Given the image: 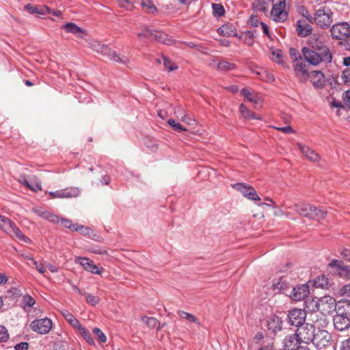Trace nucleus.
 I'll return each mask as SVG.
<instances>
[{
    "instance_id": "c9c22d12",
    "label": "nucleus",
    "mask_w": 350,
    "mask_h": 350,
    "mask_svg": "<svg viewBox=\"0 0 350 350\" xmlns=\"http://www.w3.org/2000/svg\"><path fill=\"white\" fill-rule=\"evenodd\" d=\"M77 329L79 332L81 336L88 344L94 345L95 342L91 334L84 327L80 325L79 327L77 328Z\"/></svg>"
},
{
    "instance_id": "052dcab7",
    "label": "nucleus",
    "mask_w": 350,
    "mask_h": 350,
    "mask_svg": "<svg viewBox=\"0 0 350 350\" xmlns=\"http://www.w3.org/2000/svg\"><path fill=\"white\" fill-rule=\"evenodd\" d=\"M314 284L318 287L325 288L328 285L327 280L324 276H322V278H319L315 280Z\"/></svg>"
},
{
    "instance_id": "aec40b11",
    "label": "nucleus",
    "mask_w": 350,
    "mask_h": 350,
    "mask_svg": "<svg viewBox=\"0 0 350 350\" xmlns=\"http://www.w3.org/2000/svg\"><path fill=\"white\" fill-rule=\"evenodd\" d=\"M308 79L316 88H321L325 83V78L323 73L319 70H314L310 72Z\"/></svg>"
},
{
    "instance_id": "a211bd4d",
    "label": "nucleus",
    "mask_w": 350,
    "mask_h": 350,
    "mask_svg": "<svg viewBox=\"0 0 350 350\" xmlns=\"http://www.w3.org/2000/svg\"><path fill=\"white\" fill-rule=\"evenodd\" d=\"M309 294V286L308 284L298 285L293 288L290 297L295 301H301L308 297Z\"/></svg>"
},
{
    "instance_id": "a878e982",
    "label": "nucleus",
    "mask_w": 350,
    "mask_h": 350,
    "mask_svg": "<svg viewBox=\"0 0 350 350\" xmlns=\"http://www.w3.org/2000/svg\"><path fill=\"white\" fill-rule=\"evenodd\" d=\"M282 319L278 316H271L267 320V328L274 334L280 331L282 329Z\"/></svg>"
},
{
    "instance_id": "4468645a",
    "label": "nucleus",
    "mask_w": 350,
    "mask_h": 350,
    "mask_svg": "<svg viewBox=\"0 0 350 350\" xmlns=\"http://www.w3.org/2000/svg\"><path fill=\"white\" fill-rule=\"evenodd\" d=\"M241 94L245 100L253 103L254 109H258L262 107V99L260 94L252 92L246 88L241 90Z\"/></svg>"
},
{
    "instance_id": "3c124183",
    "label": "nucleus",
    "mask_w": 350,
    "mask_h": 350,
    "mask_svg": "<svg viewBox=\"0 0 350 350\" xmlns=\"http://www.w3.org/2000/svg\"><path fill=\"white\" fill-rule=\"evenodd\" d=\"M168 124L170 126H172L176 131H186V128L183 127L180 124L176 122L173 119H170L168 120Z\"/></svg>"
},
{
    "instance_id": "e433bc0d",
    "label": "nucleus",
    "mask_w": 350,
    "mask_h": 350,
    "mask_svg": "<svg viewBox=\"0 0 350 350\" xmlns=\"http://www.w3.org/2000/svg\"><path fill=\"white\" fill-rule=\"evenodd\" d=\"M142 321L150 328L157 327L158 329H161L159 321L154 317L143 316L142 317Z\"/></svg>"
},
{
    "instance_id": "864d4df0",
    "label": "nucleus",
    "mask_w": 350,
    "mask_h": 350,
    "mask_svg": "<svg viewBox=\"0 0 350 350\" xmlns=\"http://www.w3.org/2000/svg\"><path fill=\"white\" fill-rule=\"evenodd\" d=\"M9 333L6 327L0 325V342H5L9 338Z\"/></svg>"
},
{
    "instance_id": "f03ea898",
    "label": "nucleus",
    "mask_w": 350,
    "mask_h": 350,
    "mask_svg": "<svg viewBox=\"0 0 350 350\" xmlns=\"http://www.w3.org/2000/svg\"><path fill=\"white\" fill-rule=\"evenodd\" d=\"M272 3L271 19L277 23H284L287 20L288 16L286 0H272Z\"/></svg>"
},
{
    "instance_id": "39448f33",
    "label": "nucleus",
    "mask_w": 350,
    "mask_h": 350,
    "mask_svg": "<svg viewBox=\"0 0 350 350\" xmlns=\"http://www.w3.org/2000/svg\"><path fill=\"white\" fill-rule=\"evenodd\" d=\"M5 233L10 236H15L19 241H23L26 243H31V241L29 238L26 237L21 230L16 226L15 223L8 219L5 223L1 228Z\"/></svg>"
},
{
    "instance_id": "5fc2aeb1",
    "label": "nucleus",
    "mask_w": 350,
    "mask_h": 350,
    "mask_svg": "<svg viewBox=\"0 0 350 350\" xmlns=\"http://www.w3.org/2000/svg\"><path fill=\"white\" fill-rule=\"evenodd\" d=\"M153 33V30L150 29H145L143 31L139 33L137 36L139 39L142 40L144 38L152 39V36Z\"/></svg>"
},
{
    "instance_id": "9b49d317",
    "label": "nucleus",
    "mask_w": 350,
    "mask_h": 350,
    "mask_svg": "<svg viewBox=\"0 0 350 350\" xmlns=\"http://www.w3.org/2000/svg\"><path fill=\"white\" fill-rule=\"evenodd\" d=\"M310 50H314L319 54H322L325 62H330L332 56L329 49L319 39H312L310 40Z\"/></svg>"
},
{
    "instance_id": "412c9836",
    "label": "nucleus",
    "mask_w": 350,
    "mask_h": 350,
    "mask_svg": "<svg viewBox=\"0 0 350 350\" xmlns=\"http://www.w3.org/2000/svg\"><path fill=\"white\" fill-rule=\"evenodd\" d=\"M301 340L299 337L297 336L296 333L295 334H291L286 336L284 340V347L285 350H297L301 346L299 344L301 343Z\"/></svg>"
},
{
    "instance_id": "49530a36",
    "label": "nucleus",
    "mask_w": 350,
    "mask_h": 350,
    "mask_svg": "<svg viewBox=\"0 0 350 350\" xmlns=\"http://www.w3.org/2000/svg\"><path fill=\"white\" fill-rule=\"evenodd\" d=\"M340 79L344 85L350 86V68H347L342 72Z\"/></svg>"
},
{
    "instance_id": "c03bdc74",
    "label": "nucleus",
    "mask_w": 350,
    "mask_h": 350,
    "mask_svg": "<svg viewBox=\"0 0 350 350\" xmlns=\"http://www.w3.org/2000/svg\"><path fill=\"white\" fill-rule=\"evenodd\" d=\"M273 286L275 290L284 291L288 287V284L286 279L281 278L276 283L273 284Z\"/></svg>"
},
{
    "instance_id": "c756f323",
    "label": "nucleus",
    "mask_w": 350,
    "mask_h": 350,
    "mask_svg": "<svg viewBox=\"0 0 350 350\" xmlns=\"http://www.w3.org/2000/svg\"><path fill=\"white\" fill-rule=\"evenodd\" d=\"M314 206L308 204H297L295 205V211L301 215L310 219V215Z\"/></svg>"
},
{
    "instance_id": "f3484780",
    "label": "nucleus",
    "mask_w": 350,
    "mask_h": 350,
    "mask_svg": "<svg viewBox=\"0 0 350 350\" xmlns=\"http://www.w3.org/2000/svg\"><path fill=\"white\" fill-rule=\"evenodd\" d=\"M302 53L305 60L310 64L317 66L320 62H325L322 54L320 55L317 53V52H315L314 50H310L307 47H304L302 49Z\"/></svg>"
},
{
    "instance_id": "f8f14e48",
    "label": "nucleus",
    "mask_w": 350,
    "mask_h": 350,
    "mask_svg": "<svg viewBox=\"0 0 350 350\" xmlns=\"http://www.w3.org/2000/svg\"><path fill=\"white\" fill-rule=\"evenodd\" d=\"M306 317L305 310L295 308L289 311L287 321L291 325L299 327L304 324Z\"/></svg>"
},
{
    "instance_id": "0eeeda50",
    "label": "nucleus",
    "mask_w": 350,
    "mask_h": 350,
    "mask_svg": "<svg viewBox=\"0 0 350 350\" xmlns=\"http://www.w3.org/2000/svg\"><path fill=\"white\" fill-rule=\"evenodd\" d=\"M293 70L296 77L301 83H305L308 79L310 72L306 68V64L301 57L294 59L293 61Z\"/></svg>"
},
{
    "instance_id": "cd10ccee",
    "label": "nucleus",
    "mask_w": 350,
    "mask_h": 350,
    "mask_svg": "<svg viewBox=\"0 0 350 350\" xmlns=\"http://www.w3.org/2000/svg\"><path fill=\"white\" fill-rule=\"evenodd\" d=\"M312 316V321L313 323L312 324L314 325V327H317L319 329L324 328L328 325V320L326 317V314L321 312L319 315L313 314Z\"/></svg>"
},
{
    "instance_id": "69168bd1",
    "label": "nucleus",
    "mask_w": 350,
    "mask_h": 350,
    "mask_svg": "<svg viewBox=\"0 0 350 350\" xmlns=\"http://www.w3.org/2000/svg\"><path fill=\"white\" fill-rule=\"evenodd\" d=\"M343 101L345 105L350 109V90H347L343 94Z\"/></svg>"
},
{
    "instance_id": "0e129e2a",
    "label": "nucleus",
    "mask_w": 350,
    "mask_h": 350,
    "mask_svg": "<svg viewBox=\"0 0 350 350\" xmlns=\"http://www.w3.org/2000/svg\"><path fill=\"white\" fill-rule=\"evenodd\" d=\"M253 7L260 11L265 12L266 10V8L264 5V3H262L260 0H254L253 3Z\"/></svg>"
},
{
    "instance_id": "4c0bfd02",
    "label": "nucleus",
    "mask_w": 350,
    "mask_h": 350,
    "mask_svg": "<svg viewBox=\"0 0 350 350\" xmlns=\"http://www.w3.org/2000/svg\"><path fill=\"white\" fill-rule=\"evenodd\" d=\"M62 193L63 198H75L79 195L80 190L78 187H72L62 189Z\"/></svg>"
},
{
    "instance_id": "58836bf2",
    "label": "nucleus",
    "mask_w": 350,
    "mask_h": 350,
    "mask_svg": "<svg viewBox=\"0 0 350 350\" xmlns=\"http://www.w3.org/2000/svg\"><path fill=\"white\" fill-rule=\"evenodd\" d=\"M21 303L23 309L27 311V308H31L36 304V300L31 295L26 294L23 296Z\"/></svg>"
},
{
    "instance_id": "13d9d810",
    "label": "nucleus",
    "mask_w": 350,
    "mask_h": 350,
    "mask_svg": "<svg viewBox=\"0 0 350 350\" xmlns=\"http://www.w3.org/2000/svg\"><path fill=\"white\" fill-rule=\"evenodd\" d=\"M99 301V298L93 295L88 294L86 296V302L91 306H96L98 304Z\"/></svg>"
},
{
    "instance_id": "20e7f679",
    "label": "nucleus",
    "mask_w": 350,
    "mask_h": 350,
    "mask_svg": "<svg viewBox=\"0 0 350 350\" xmlns=\"http://www.w3.org/2000/svg\"><path fill=\"white\" fill-rule=\"evenodd\" d=\"M296 334L301 342L306 344L312 342L315 335L314 325L312 323L303 324L297 327Z\"/></svg>"
},
{
    "instance_id": "8fccbe9b",
    "label": "nucleus",
    "mask_w": 350,
    "mask_h": 350,
    "mask_svg": "<svg viewBox=\"0 0 350 350\" xmlns=\"http://www.w3.org/2000/svg\"><path fill=\"white\" fill-rule=\"evenodd\" d=\"M271 59L277 64H282V53L280 50L273 51L271 53Z\"/></svg>"
},
{
    "instance_id": "bb28decb",
    "label": "nucleus",
    "mask_w": 350,
    "mask_h": 350,
    "mask_svg": "<svg viewBox=\"0 0 350 350\" xmlns=\"http://www.w3.org/2000/svg\"><path fill=\"white\" fill-rule=\"evenodd\" d=\"M25 10L30 14H37L39 15H46L51 13V8L46 5L33 6L30 4L25 5Z\"/></svg>"
},
{
    "instance_id": "a18cd8bd",
    "label": "nucleus",
    "mask_w": 350,
    "mask_h": 350,
    "mask_svg": "<svg viewBox=\"0 0 350 350\" xmlns=\"http://www.w3.org/2000/svg\"><path fill=\"white\" fill-rule=\"evenodd\" d=\"M178 314L182 319H185L188 320L190 322L197 323L198 324H199V322H198L197 318L192 314L188 313L183 310H178Z\"/></svg>"
},
{
    "instance_id": "393cba45",
    "label": "nucleus",
    "mask_w": 350,
    "mask_h": 350,
    "mask_svg": "<svg viewBox=\"0 0 350 350\" xmlns=\"http://www.w3.org/2000/svg\"><path fill=\"white\" fill-rule=\"evenodd\" d=\"M61 29H64L67 33H72L79 38H83L85 31L74 23H67Z\"/></svg>"
},
{
    "instance_id": "ea45409f",
    "label": "nucleus",
    "mask_w": 350,
    "mask_h": 350,
    "mask_svg": "<svg viewBox=\"0 0 350 350\" xmlns=\"http://www.w3.org/2000/svg\"><path fill=\"white\" fill-rule=\"evenodd\" d=\"M326 215V212L320 208H317L314 206L312 214L310 215V219L320 220L324 219Z\"/></svg>"
},
{
    "instance_id": "f704fd0d",
    "label": "nucleus",
    "mask_w": 350,
    "mask_h": 350,
    "mask_svg": "<svg viewBox=\"0 0 350 350\" xmlns=\"http://www.w3.org/2000/svg\"><path fill=\"white\" fill-rule=\"evenodd\" d=\"M141 6L148 14H154L158 12L157 7L151 0H142Z\"/></svg>"
},
{
    "instance_id": "2f4dec72",
    "label": "nucleus",
    "mask_w": 350,
    "mask_h": 350,
    "mask_svg": "<svg viewBox=\"0 0 350 350\" xmlns=\"http://www.w3.org/2000/svg\"><path fill=\"white\" fill-rule=\"evenodd\" d=\"M239 111L243 118L245 119L262 120L261 116L256 115L254 112L250 110L244 104H241L239 107Z\"/></svg>"
},
{
    "instance_id": "1a4fd4ad",
    "label": "nucleus",
    "mask_w": 350,
    "mask_h": 350,
    "mask_svg": "<svg viewBox=\"0 0 350 350\" xmlns=\"http://www.w3.org/2000/svg\"><path fill=\"white\" fill-rule=\"evenodd\" d=\"M332 36L336 40H345L350 37V25L343 22L334 25L331 29Z\"/></svg>"
},
{
    "instance_id": "de8ad7c7",
    "label": "nucleus",
    "mask_w": 350,
    "mask_h": 350,
    "mask_svg": "<svg viewBox=\"0 0 350 350\" xmlns=\"http://www.w3.org/2000/svg\"><path fill=\"white\" fill-rule=\"evenodd\" d=\"M162 59L165 69L167 70L169 72L177 69L178 67L173 62H172L167 57L164 55L162 56Z\"/></svg>"
},
{
    "instance_id": "f257e3e1",
    "label": "nucleus",
    "mask_w": 350,
    "mask_h": 350,
    "mask_svg": "<svg viewBox=\"0 0 350 350\" xmlns=\"http://www.w3.org/2000/svg\"><path fill=\"white\" fill-rule=\"evenodd\" d=\"M90 46L95 51L102 53L104 56L107 57L109 59L123 64H127L129 59L126 56L121 57L119 54L111 50L107 45L101 44L97 40H90L89 42Z\"/></svg>"
},
{
    "instance_id": "dca6fc26",
    "label": "nucleus",
    "mask_w": 350,
    "mask_h": 350,
    "mask_svg": "<svg viewBox=\"0 0 350 350\" xmlns=\"http://www.w3.org/2000/svg\"><path fill=\"white\" fill-rule=\"evenodd\" d=\"M328 267L332 268L335 273L350 278V266L345 265L342 261L334 259L328 264Z\"/></svg>"
},
{
    "instance_id": "7c9ffc66",
    "label": "nucleus",
    "mask_w": 350,
    "mask_h": 350,
    "mask_svg": "<svg viewBox=\"0 0 350 350\" xmlns=\"http://www.w3.org/2000/svg\"><path fill=\"white\" fill-rule=\"evenodd\" d=\"M152 39L165 44H170L172 42V40L170 36L164 32L157 31L155 30H153Z\"/></svg>"
},
{
    "instance_id": "a19ab883",
    "label": "nucleus",
    "mask_w": 350,
    "mask_h": 350,
    "mask_svg": "<svg viewBox=\"0 0 350 350\" xmlns=\"http://www.w3.org/2000/svg\"><path fill=\"white\" fill-rule=\"evenodd\" d=\"M30 180H31V183H29V186H27V188L33 191H38L42 190L41 183L37 178V177L33 176L30 178Z\"/></svg>"
},
{
    "instance_id": "4d7b16f0",
    "label": "nucleus",
    "mask_w": 350,
    "mask_h": 350,
    "mask_svg": "<svg viewBox=\"0 0 350 350\" xmlns=\"http://www.w3.org/2000/svg\"><path fill=\"white\" fill-rule=\"evenodd\" d=\"M245 42L249 45H252L254 42V32L252 31H246L243 33Z\"/></svg>"
},
{
    "instance_id": "72a5a7b5",
    "label": "nucleus",
    "mask_w": 350,
    "mask_h": 350,
    "mask_svg": "<svg viewBox=\"0 0 350 350\" xmlns=\"http://www.w3.org/2000/svg\"><path fill=\"white\" fill-rule=\"evenodd\" d=\"M62 314L65 319L75 328L77 329L81 325L80 322L75 316L71 314L68 310H64L62 312Z\"/></svg>"
},
{
    "instance_id": "6e6d98bb",
    "label": "nucleus",
    "mask_w": 350,
    "mask_h": 350,
    "mask_svg": "<svg viewBox=\"0 0 350 350\" xmlns=\"http://www.w3.org/2000/svg\"><path fill=\"white\" fill-rule=\"evenodd\" d=\"M93 333L98 337L100 342H105L107 341V337L105 334L98 327H95L92 330Z\"/></svg>"
},
{
    "instance_id": "c85d7f7f",
    "label": "nucleus",
    "mask_w": 350,
    "mask_h": 350,
    "mask_svg": "<svg viewBox=\"0 0 350 350\" xmlns=\"http://www.w3.org/2000/svg\"><path fill=\"white\" fill-rule=\"evenodd\" d=\"M217 33L219 35L230 37L237 35L236 29L231 24H225L217 29Z\"/></svg>"
},
{
    "instance_id": "423d86ee",
    "label": "nucleus",
    "mask_w": 350,
    "mask_h": 350,
    "mask_svg": "<svg viewBox=\"0 0 350 350\" xmlns=\"http://www.w3.org/2000/svg\"><path fill=\"white\" fill-rule=\"evenodd\" d=\"M315 306L321 313L328 314L335 310L336 302L333 297L325 295L318 299Z\"/></svg>"
},
{
    "instance_id": "5701e85b",
    "label": "nucleus",
    "mask_w": 350,
    "mask_h": 350,
    "mask_svg": "<svg viewBox=\"0 0 350 350\" xmlns=\"http://www.w3.org/2000/svg\"><path fill=\"white\" fill-rule=\"evenodd\" d=\"M336 314L347 317L350 319V301L342 300L336 303Z\"/></svg>"
},
{
    "instance_id": "37998d69",
    "label": "nucleus",
    "mask_w": 350,
    "mask_h": 350,
    "mask_svg": "<svg viewBox=\"0 0 350 350\" xmlns=\"http://www.w3.org/2000/svg\"><path fill=\"white\" fill-rule=\"evenodd\" d=\"M234 68L235 65L227 61H221L217 64V69L221 71L232 70Z\"/></svg>"
},
{
    "instance_id": "9d476101",
    "label": "nucleus",
    "mask_w": 350,
    "mask_h": 350,
    "mask_svg": "<svg viewBox=\"0 0 350 350\" xmlns=\"http://www.w3.org/2000/svg\"><path fill=\"white\" fill-rule=\"evenodd\" d=\"M233 189L241 193L248 200L252 201H260V198L258 196L256 190L252 186L243 183H236L232 185Z\"/></svg>"
},
{
    "instance_id": "774afa93",
    "label": "nucleus",
    "mask_w": 350,
    "mask_h": 350,
    "mask_svg": "<svg viewBox=\"0 0 350 350\" xmlns=\"http://www.w3.org/2000/svg\"><path fill=\"white\" fill-rule=\"evenodd\" d=\"M340 292L342 295L350 297V284H346L343 286Z\"/></svg>"
},
{
    "instance_id": "ddd939ff",
    "label": "nucleus",
    "mask_w": 350,
    "mask_h": 350,
    "mask_svg": "<svg viewBox=\"0 0 350 350\" xmlns=\"http://www.w3.org/2000/svg\"><path fill=\"white\" fill-rule=\"evenodd\" d=\"M332 336L326 330L319 329L315 333L312 343L317 348H323L331 344Z\"/></svg>"
},
{
    "instance_id": "09e8293b",
    "label": "nucleus",
    "mask_w": 350,
    "mask_h": 350,
    "mask_svg": "<svg viewBox=\"0 0 350 350\" xmlns=\"http://www.w3.org/2000/svg\"><path fill=\"white\" fill-rule=\"evenodd\" d=\"M73 231L79 232L80 234L83 235H88L90 234L91 229L82 225L75 224L73 226Z\"/></svg>"
},
{
    "instance_id": "4be33fe9",
    "label": "nucleus",
    "mask_w": 350,
    "mask_h": 350,
    "mask_svg": "<svg viewBox=\"0 0 350 350\" xmlns=\"http://www.w3.org/2000/svg\"><path fill=\"white\" fill-rule=\"evenodd\" d=\"M297 146L304 157L309 161L316 162L319 160L320 157L319 154L308 146L298 143Z\"/></svg>"
},
{
    "instance_id": "680f3d73",
    "label": "nucleus",
    "mask_w": 350,
    "mask_h": 350,
    "mask_svg": "<svg viewBox=\"0 0 350 350\" xmlns=\"http://www.w3.org/2000/svg\"><path fill=\"white\" fill-rule=\"evenodd\" d=\"M59 223L62 226H64L66 228H69L73 230V226L75 224H72L71 220L66 218H61L59 217Z\"/></svg>"
},
{
    "instance_id": "7ed1b4c3",
    "label": "nucleus",
    "mask_w": 350,
    "mask_h": 350,
    "mask_svg": "<svg viewBox=\"0 0 350 350\" xmlns=\"http://www.w3.org/2000/svg\"><path fill=\"white\" fill-rule=\"evenodd\" d=\"M313 20L319 27L322 29L328 28L333 21V12L328 7H320L316 10Z\"/></svg>"
},
{
    "instance_id": "e2e57ef3",
    "label": "nucleus",
    "mask_w": 350,
    "mask_h": 350,
    "mask_svg": "<svg viewBox=\"0 0 350 350\" xmlns=\"http://www.w3.org/2000/svg\"><path fill=\"white\" fill-rule=\"evenodd\" d=\"M181 120L189 125H192L196 122V120L187 113L181 116Z\"/></svg>"
},
{
    "instance_id": "6ab92c4d",
    "label": "nucleus",
    "mask_w": 350,
    "mask_h": 350,
    "mask_svg": "<svg viewBox=\"0 0 350 350\" xmlns=\"http://www.w3.org/2000/svg\"><path fill=\"white\" fill-rule=\"evenodd\" d=\"M333 323L336 329L342 332L350 327V319L336 314L333 317Z\"/></svg>"
},
{
    "instance_id": "338daca9",
    "label": "nucleus",
    "mask_w": 350,
    "mask_h": 350,
    "mask_svg": "<svg viewBox=\"0 0 350 350\" xmlns=\"http://www.w3.org/2000/svg\"><path fill=\"white\" fill-rule=\"evenodd\" d=\"M340 350H350V338L342 341Z\"/></svg>"
},
{
    "instance_id": "bf43d9fd",
    "label": "nucleus",
    "mask_w": 350,
    "mask_h": 350,
    "mask_svg": "<svg viewBox=\"0 0 350 350\" xmlns=\"http://www.w3.org/2000/svg\"><path fill=\"white\" fill-rule=\"evenodd\" d=\"M299 12L308 22L312 23L313 21V17L310 14V12L306 10V8L304 6L300 7Z\"/></svg>"
},
{
    "instance_id": "79ce46f5",
    "label": "nucleus",
    "mask_w": 350,
    "mask_h": 350,
    "mask_svg": "<svg viewBox=\"0 0 350 350\" xmlns=\"http://www.w3.org/2000/svg\"><path fill=\"white\" fill-rule=\"evenodd\" d=\"M212 9H213V14L215 17L222 16L225 14L224 8L220 3H213Z\"/></svg>"
},
{
    "instance_id": "603ef678",
    "label": "nucleus",
    "mask_w": 350,
    "mask_h": 350,
    "mask_svg": "<svg viewBox=\"0 0 350 350\" xmlns=\"http://www.w3.org/2000/svg\"><path fill=\"white\" fill-rule=\"evenodd\" d=\"M44 219L53 224L59 223V217L50 212H46V213L45 214Z\"/></svg>"
},
{
    "instance_id": "6e6552de",
    "label": "nucleus",
    "mask_w": 350,
    "mask_h": 350,
    "mask_svg": "<svg viewBox=\"0 0 350 350\" xmlns=\"http://www.w3.org/2000/svg\"><path fill=\"white\" fill-rule=\"evenodd\" d=\"M52 325V321L47 317H44L33 320L29 324V327L32 331L38 334H46L51 329Z\"/></svg>"
},
{
    "instance_id": "b1692460",
    "label": "nucleus",
    "mask_w": 350,
    "mask_h": 350,
    "mask_svg": "<svg viewBox=\"0 0 350 350\" xmlns=\"http://www.w3.org/2000/svg\"><path fill=\"white\" fill-rule=\"evenodd\" d=\"M296 30L301 37H306L312 32V27L308 21L305 20H299L296 23Z\"/></svg>"
},
{
    "instance_id": "2eb2a0df",
    "label": "nucleus",
    "mask_w": 350,
    "mask_h": 350,
    "mask_svg": "<svg viewBox=\"0 0 350 350\" xmlns=\"http://www.w3.org/2000/svg\"><path fill=\"white\" fill-rule=\"evenodd\" d=\"M75 262L81 265L85 270L92 273L100 275L102 273V269L88 258L77 256L75 258Z\"/></svg>"
},
{
    "instance_id": "473e14b6",
    "label": "nucleus",
    "mask_w": 350,
    "mask_h": 350,
    "mask_svg": "<svg viewBox=\"0 0 350 350\" xmlns=\"http://www.w3.org/2000/svg\"><path fill=\"white\" fill-rule=\"evenodd\" d=\"M254 73L257 75L260 80L268 83L273 82L275 80L273 75L265 69L254 71Z\"/></svg>"
}]
</instances>
